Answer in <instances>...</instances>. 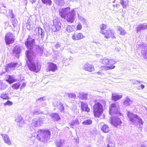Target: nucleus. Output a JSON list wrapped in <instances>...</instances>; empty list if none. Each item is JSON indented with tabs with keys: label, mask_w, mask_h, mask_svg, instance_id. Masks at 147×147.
Here are the masks:
<instances>
[{
	"label": "nucleus",
	"mask_w": 147,
	"mask_h": 147,
	"mask_svg": "<svg viewBox=\"0 0 147 147\" xmlns=\"http://www.w3.org/2000/svg\"><path fill=\"white\" fill-rule=\"evenodd\" d=\"M34 47L36 49V50L38 53H40V54H42L43 50V48L42 46L40 47L38 45H36Z\"/></svg>",
	"instance_id": "nucleus-28"
},
{
	"label": "nucleus",
	"mask_w": 147,
	"mask_h": 147,
	"mask_svg": "<svg viewBox=\"0 0 147 147\" xmlns=\"http://www.w3.org/2000/svg\"><path fill=\"white\" fill-rule=\"evenodd\" d=\"M52 30L54 32H55L59 30V28H52Z\"/></svg>",
	"instance_id": "nucleus-57"
},
{
	"label": "nucleus",
	"mask_w": 147,
	"mask_h": 147,
	"mask_svg": "<svg viewBox=\"0 0 147 147\" xmlns=\"http://www.w3.org/2000/svg\"><path fill=\"white\" fill-rule=\"evenodd\" d=\"M42 1L43 3L46 5H50L51 4V0H42Z\"/></svg>",
	"instance_id": "nucleus-44"
},
{
	"label": "nucleus",
	"mask_w": 147,
	"mask_h": 147,
	"mask_svg": "<svg viewBox=\"0 0 147 147\" xmlns=\"http://www.w3.org/2000/svg\"><path fill=\"white\" fill-rule=\"evenodd\" d=\"M15 22H14L13 23L10 22L9 23V22H6L5 23V26L6 27H11L12 28L13 27L15 28L16 26V24L15 23Z\"/></svg>",
	"instance_id": "nucleus-26"
},
{
	"label": "nucleus",
	"mask_w": 147,
	"mask_h": 147,
	"mask_svg": "<svg viewBox=\"0 0 147 147\" xmlns=\"http://www.w3.org/2000/svg\"><path fill=\"white\" fill-rule=\"evenodd\" d=\"M82 26L81 24H79L77 26V28H82Z\"/></svg>",
	"instance_id": "nucleus-60"
},
{
	"label": "nucleus",
	"mask_w": 147,
	"mask_h": 147,
	"mask_svg": "<svg viewBox=\"0 0 147 147\" xmlns=\"http://www.w3.org/2000/svg\"><path fill=\"white\" fill-rule=\"evenodd\" d=\"M118 111V109L115 104H111L109 108V114L111 115L116 113Z\"/></svg>",
	"instance_id": "nucleus-15"
},
{
	"label": "nucleus",
	"mask_w": 147,
	"mask_h": 147,
	"mask_svg": "<svg viewBox=\"0 0 147 147\" xmlns=\"http://www.w3.org/2000/svg\"><path fill=\"white\" fill-rule=\"evenodd\" d=\"M109 65H113L116 63V61L114 59H109Z\"/></svg>",
	"instance_id": "nucleus-48"
},
{
	"label": "nucleus",
	"mask_w": 147,
	"mask_h": 147,
	"mask_svg": "<svg viewBox=\"0 0 147 147\" xmlns=\"http://www.w3.org/2000/svg\"><path fill=\"white\" fill-rule=\"evenodd\" d=\"M64 141L63 140H57L56 142V145L57 147H61L64 144Z\"/></svg>",
	"instance_id": "nucleus-34"
},
{
	"label": "nucleus",
	"mask_w": 147,
	"mask_h": 147,
	"mask_svg": "<svg viewBox=\"0 0 147 147\" xmlns=\"http://www.w3.org/2000/svg\"><path fill=\"white\" fill-rule=\"evenodd\" d=\"M66 96L67 97L69 98H76V95L73 93H67L66 94Z\"/></svg>",
	"instance_id": "nucleus-41"
},
{
	"label": "nucleus",
	"mask_w": 147,
	"mask_h": 147,
	"mask_svg": "<svg viewBox=\"0 0 147 147\" xmlns=\"http://www.w3.org/2000/svg\"><path fill=\"white\" fill-rule=\"evenodd\" d=\"M78 97L81 99L87 100V96L88 94L87 93H85L83 92L79 93Z\"/></svg>",
	"instance_id": "nucleus-25"
},
{
	"label": "nucleus",
	"mask_w": 147,
	"mask_h": 147,
	"mask_svg": "<svg viewBox=\"0 0 147 147\" xmlns=\"http://www.w3.org/2000/svg\"><path fill=\"white\" fill-rule=\"evenodd\" d=\"M82 69L87 71L91 72L94 70L93 65L86 63L83 65Z\"/></svg>",
	"instance_id": "nucleus-13"
},
{
	"label": "nucleus",
	"mask_w": 147,
	"mask_h": 147,
	"mask_svg": "<svg viewBox=\"0 0 147 147\" xmlns=\"http://www.w3.org/2000/svg\"><path fill=\"white\" fill-rule=\"evenodd\" d=\"M103 106L100 103H96L93 106V112L95 117H99L103 111Z\"/></svg>",
	"instance_id": "nucleus-5"
},
{
	"label": "nucleus",
	"mask_w": 147,
	"mask_h": 147,
	"mask_svg": "<svg viewBox=\"0 0 147 147\" xmlns=\"http://www.w3.org/2000/svg\"><path fill=\"white\" fill-rule=\"evenodd\" d=\"M112 99L114 101H115L120 99L122 97V96L119 95L118 94L112 93Z\"/></svg>",
	"instance_id": "nucleus-24"
},
{
	"label": "nucleus",
	"mask_w": 147,
	"mask_h": 147,
	"mask_svg": "<svg viewBox=\"0 0 147 147\" xmlns=\"http://www.w3.org/2000/svg\"><path fill=\"white\" fill-rule=\"evenodd\" d=\"M6 16L8 18H11L12 22H16L17 21V20L16 19L15 15L13 13L12 10L9 9L8 12V13H7Z\"/></svg>",
	"instance_id": "nucleus-19"
},
{
	"label": "nucleus",
	"mask_w": 147,
	"mask_h": 147,
	"mask_svg": "<svg viewBox=\"0 0 147 147\" xmlns=\"http://www.w3.org/2000/svg\"><path fill=\"white\" fill-rule=\"evenodd\" d=\"M16 81V79L13 78V76H9V79L7 80V81L10 84H11L15 82Z\"/></svg>",
	"instance_id": "nucleus-43"
},
{
	"label": "nucleus",
	"mask_w": 147,
	"mask_h": 147,
	"mask_svg": "<svg viewBox=\"0 0 147 147\" xmlns=\"http://www.w3.org/2000/svg\"><path fill=\"white\" fill-rule=\"evenodd\" d=\"M13 104V103L12 102L10 101L9 100H7V101L5 103H4V105L5 106L9 105L11 106Z\"/></svg>",
	"instance_id": "nucleus-50"
},
{
	"label": "nucleus",
	"mask_w": 147,
	"mask_h": 147,
	"mask_svg": "<svg viewBox=\"0 0 147 147\" xmlns=\"http://www.w3.org/2000/svg\"><path fill=\"white\" fill-rule=\"evenodd\" d=\"M107 27V26L106 25L104 24H102L100 28H106Z\"/></svg>",
	"instance_id": "nucleus-59"
},
{
	"label": "nucleus",
	"mask_w": 147,
	"mask_h": 147,
	"mask_svg": "<svg viewBox=\"0 0 147 147\" xmlns=\"http://www.w3.org/2000/svg\"><path fill=\"white\" fill-rule=\"evenodd\" d=\"M32 26H31V25L30 24L29 22H28L26 24V27L27 28H31Z\"/></svg>",
	"instance_id": "nucleus-55"
},
{
	"label": "nucleus",
	"mask_w": 147,
	"mask_h": 147,
	"mask_svg": "<svg viewBox=\"0 0 147 147\" xmlns=\"http://www.w3.org/2000/svg\"><path fill=\"white\" fill-rule=\"evenodd\" d=\"M17 66V63L11 62L7 64L5 67V69L6 71H9L14 70L15 67Z\"/></svg>",
	"instance_id": "nucleus-12"
},
{
	"label": "nucleus",
	"mask_w": 147,
	"mask_h": 147,
	"mask_svg": "<svg viewBox=\"0 0 147 147\" xmlns=\"http://www.w3.org/2000/svg\"><path fill=\"white\" fill-rule=\"evenodd\" d=\"M144 87L145 86L144 85H141L138 87V89H140L141 88L142 89H143L144 88Z\"/></svg>",
	"instance_id": "nucleus-56"
},
{
	"label": "nucleus",
	"mask_w": 147,
	"mask_h": 147,
	"mask_svg": "<svg viewBox=\"0 0 147 147\" xmlns=\"http://www.w3.org/2000/svg\"><path fill=\"white\" fill-rule=\"evenodd\" d=\"M111 123L114 126L117 127L118 125H120L122 123L120 119L117 117H115L113 118V117L111 118Z\"/></svg>",
	"instance_id": "nucleus-11"
},
{
	"label": "nucleus",
	"mask_w": 147,
	"mask_h": 147,
	"mask_svg": "<svg viewBox=\"0 0 147 147\" xmlns=\"http://www.w3.org/2000/svg\"><path fill=\"white\" fill-rule=\"evenodd\" d=\"M66 30L68 32H70L73 30V28H66Z\"/></svg>",
	"instance_id": "nucleus-54"
},
{
	"label": "nucleus",
	"mask_w": 147,
	"mask_h": 147,
	"mask_svg": "<svg viewBox=\"0 0 147 147\" xmlns=\"http://www.w3.org/2000/svg\"><path fill=\"white\" fill-rule=\"evenodd\" d=\"M115 66L114 65H110L106 66H102L101 68L104 70H109V69H112L114 68Z\"/></svg>",
	"instance_id": "nucleus-36"
},
{
	"label": "nucleus",
	"mask_w": 147,
	"mask_h": 147,
	"mask_svg": "<svg viewBox=\"0 0 147 147\" xmlns=\"http://www.w3.org/2000/svg\"><path fill=\"white\" fill-rule=\"evenodd\" d=\"M138 27H137V28H147V24L146 23H144L141 24L139 25Z\"/></svg>",
	"instance_id": "nucleus-52"
},
{
	"label": "nucleus",
	"mask_w": 147,
	"mask_h": 147,
	"mask_svg": "<svg viewBox=\"0 0 147 147\" xmlns=\"http://www.w3.org/2000/svg\"><path fill=\"white\" fill-rule=\"evenodd\" d=\"M127 114L128 119L133 124L135 125L139 124L140 125H143L142 119L137 114L129 111H127Z\"/></svg>",
	"instance_id": "nucleus-4"
},
{
	"label": "nucleus",
	"mask_w": 147,
	"mask_h": 147,
	"mask_svg": "<svg viewBox=\"0 0 147 147\" xmlns=\"http://www.w3.org/2000/svg\"><path fill=\"white\" fill-rule=\"evenodd\" d=\"M21 84L19 82L15 83L12 85V87L13 89H17L20 87Z\"/></svg>",
	"instance_id": "nucleus-42"
},
{
	"label": "nucleus",
	"mask_w": 147,
	"mask_h": 147,
	"mask_svg": "<svg viewBox=\"0 0 147 147\" xmlns=\"http://www.w3.org/2000/svg\"><path fill=\"white\" fill-rule=\"evenodd\" d=\"M96 43L98 45H101V44L100 42H96Z\"/></svg>",
	"instance_id": "nucleus-62"
},
{
	"label": "nucleus",
	"mask_w": 147,
	"mask_h": 147,
	"mask_svg": "<svg viewBox=\"0 0 147 147\" xmlns=\"http://www.w3.org/2000/svg\"><path fill=\"white\" fill-rule=\"evenodd\" d=\"M26 85V84L25 83H23L22 85V86H21V88H22L24 87Z\"/></svg>",
	"instance_id": "nucleus-58"
},
{
	"label": "nucleus",
	"mask_w": 147,
	"mask_h": 147,
	"mask_svg": "<svg viewBox=\"0 0 147 147\" xmlns=\"http://www.w3.org/2000/svg\"><path fill=\"white\" fill-rule=\"evenodd\" d=\"M7 87V85L5 83L0 81V90H5Z\"/></svg>",
	"instance_id": "nucleus-27"
},
{
	"label": "nucleus",
	"mask_w": 147,
	"mask_h": 147,
	"mask_svg": "<svg viewBox=\"0 0 147 147\" xmlns=\"http://www.w3.org/2000/svg\"><path fill=\"white\" fill-rule=\"evenodd\" d=\"M21 47L20 46H16L13 50V54L17 57H19L20 54L21 53Z\"/></svg>",
	"instance_id": "nucleus-16"
},
{
	"label": "nucleus",
	"mask_w": 147,
	"mask_h": 147,
	"mask_svg": "<svg viewBox=\"0 0 147 147\" xmlns=\"http://www.w3.org/2000/svg\"><path fill=\"white\" fill-rule=\"evenodd\" d=\"M61 103V102L59 100H55L53 102V105L54 107H59Z\"/></svg>",
	"instance_id": "nucleus-37"
},
{
	"label": "nucleus",
	"mask_w": 147,
	"mask_h": 147,
	"mask_svg": "<svg viewBox=\"0 0 147 147\" xmlns=\"http://www.w3.org/2000/svg\"><path fill=\"white\" fill-rule=\"evenodd\" d=\"M100 32L104 35V37L108 39L111 36L112 38H115L114 32L107 30V28H101Z\"/></svg>",
	"instance_id": "nucleus-7"
},
{
	"label": "nucleus",
	"mask_w": 147,
	"mask_h": 147,
	"mask_svg": "<svg viewBox=\"0 0 147 147\" xmlns=\"http://www.w3.org/2000/svg\"><path fill=\"white\" fill-rule=\"evenodd\" d=\"M142 55L144 59H147V46L142 45Z\"/></svg>",
	"instance_id": "nucleus-21"
},
{
	"label": "nucleus",
	"mask_w": 147,
	"mask_h": 147,
	"mask_svg": "<svg viewBox=\"0 0 147 147\" xmlns=\"http://www.w3.org/2000/svg\"><path fill=\"white\" fill-rule=\"evenodd\" d=\"M59 108L60 111L62 113L64 112V108L63 104L61 103L60 104V105H59Z\"/></svg>",
	"instance_id": "nucleus-47"
},
{
	"label": "nucleus",
	"mask_w": 147,
	"mask_h": 147,
	"mask_svg": "<svg viewBox=\"0 0 147 147\" xmlns=\"http://www.w3.org/2000/svg\"><path fill=\"white\" fill-rule=\"evenodd\" d=\"M49 115V116L51 117V118L55 122L59 121L61 119V118L59 115L57 113H51Z\"/></svg>",
	"instance_id": "nucleus-20"
},
{
	"label": "nucleus",
	"mask_w": 147,
	"mask_h": 147,
	"mask_svg": "<svg viewBox=\"0 0 147 147\" xmlns=\"http://www.w3.org/2000/svg\"><path fill=\"white\" fill-rule=\"evenodd\" d=\"M81 103V111L88 112L90 111V109L88 107V105L86 102H82Z\"/></svg>",
	"instance_id": "nucleus-18"
},
{
	"label": "nucleus",
	"mask_w": 147,
	"mask_h": 147,
	"mask_svg": "<svg viewBox=\"0 0 147 147\" xmlns=\"http://www.w3.org/2000/svg\"><path fill=\"white\" fill-rule=\"evenodd\" d=\"M1 136L2 137L4 142L6 144L9 145H10L12 144L11 140L10 139L9 137L7 135L1 134Z\"/></svg>",
	"instance_id": "nucleus-14"
},
{
	"label": "nucleus",
	"mask_w": 147,
	"mask_h": 147,
	"mask_svg": "<svg viewBox=\"0 0 147 147\" xmlns=\"http://www.w3.org/2000/svg\"><path fill=\"white\" fill-rule=\"evenodd\" d=\"M100 61L101 63L104 65H109V59L106 58L100 59Z\"/></svg>",
	"instance_id": "nucleus-32"
},
{
	"label": "nucleus",
	"mask_w": 147,
	"mask_h": 147,
	"mask_svg": "<svg viewBox=\"0 0 147 147\" xmlns=\"http://www.w3.org/2000/svg\"><path fill=\"white\" fill-rule=\"evenodd\" d=\"M31 2L32 3H34L36 1V0H30Z\"/></svg>",
	"instance_id": "nucleus-63"
},
{
	"label": "nucleus",
	"mask_w": 147,
	"mask_h": 147,
	"mask_svg": "<svg viewBox=\"0 0 147 147\" xmlns=\"http://www.w3.org/2000/svg\"><path fill=\"white\" fill-rule=\"evenodd\" d=\"M70 10L69 7L63 8L59 11V14L62 18L66 19L68 22L72 23L74 21V17L76 13L74 9L69 12Z\"/></svg>",
	"instance_id": "nucleus-1"
},
{
	"label": "nucleus",
	"mask_w": 147,
	"mask_h": 147,
	"mask_svg": "<svg viewBox=\"0 0 147 147\" xmlns=\"http://www.w3.org/2000/svg\"><path fill=\"white\" fill-rule=\"evenodd\" d=\"M79 124V121L78 119H76L74 120L70 124H69V126L72 128H74V126L76 125H78Z\"/></svg>",
	"instance_id": "nucleus-29"
},
{
	"label": "nucleus",
	"mask_w": 147,
	"mask_h": 147,
	"mask_svg": "<svg viewBox=\"0 0 147 147\" xmlns=\"http://www.w3.org/2000/svg\"><path fill=\"white\" fill-rule=\"evenodd\" d=\"M38 29V35L39 37L42 38L44 35V32L42 28H37Z\"/></svg>",
	"instance_id": "nucleus-35"
},
{
	"label": "nucleus",
	"mask_w": 147,
	"mask_h": 147,
	"mask_svg": "<svg viewBox=\"0 0 147 147\" xmlns=\"http://www.w3.org/2000/svg\"><path fill=\"white\" fill-rule=\"evenodd\" d=\"M37 136L38 140L44 142L49 139L51 136V132L49 130L39 129L37 131Z\"/></svg>",
	"instance_id": "nucleus-3"
},
{
	"label": "nucleus",
	"mask_w": 147,
	"mask_h": 147,
	"mask_svg": "<svg viewBox=\"0 0 147 147\" xmlns=\"http://www.w3.org/2000/svg\"><path fill=\"white\" fill-rule=\"evenodd\" d=\"M119 6L120 5L119 4H117L116 5V7H117V8H118Z\"/></svg>",
	"instance_id": "nucleus-64"
},
{
	"label": "nucleus",
	"mask_w": 147,
	"mask_h": 147,
	"mask_svg": "<svg viewBox=\"0 0 147 147\" xmlns=\"http://www.w3.org/2000/svg\"><path fill=\"white\" fill-rule=\"evenodd\" d=\"M45 120V118L44 116H42L39 118H34L32 121L31 126L33 128L40 126L43 123Z\"/></svg>",
	"instance_id": "nucleus-6"
},
{
	"label": "nucleus",
	"mask_w": 147,
	"mask_h": 147,
	"mask_svg": "<svg viewBox=\"0 0 147 147\" xmlns=\"http://www.w3.org/2000/svg\"><path fill=\"white\" fill-rule=\"evenodd\" d=\"M84 37V36L81 33L74 34L72 36V38L74 40H80Z\"/></svg>",
	"instance_id": "nucleus-22"
},
{
	"label": "nucleus",
	"mask_w": 147,
	"mask_h": 147,
	"mask_svg": "<svg viewBox=\"0 0 147 147\" xmlns=\"http://www.w3.org/2000/svg\"><path fill=\"white\" fill-rule=\"evenodd\" d=\"M14 36L10 32L7 33L5 36V41L6 44L9 45L13 43L14 41Z\"/></svg>",
	"instance_id": "nucleus-9"
},
{
	"label": "nucleus",
	"mask_w": 147,
	"mask_h": 147,
	"mask_svg": "<svg viewBox=\"0 0 147 147\" xmlns=\"http://www.w3.org/2000/svg\"><path fill=\"white\" fill-rule=\"evenodd\" d=\"M79 18L82 21V22L84 23L85 26H84V27H86V24L87 23V20H86L83 17L81 16H78Z\"/></svg>",
	"instance_id": "nucleus-46"
},
{
	"label": "nucleus",
	"mask_w": 147,
	"mask_h": 147,
	"mask_svg": "<svg viewBox=\"0 0 147 147\" xmlns=\"http://www.w3.org/2000/svg\"><path fill=\"white\" fill-rule=\"evenodd\" d=\"M122 28H119V30L120 32V34L122 35H124L126 33V32L124 30H122Z\"/></svg>",
	"instance_id": "nucleus-51"
},
{
	"label": "nucleus",
	"mask_w": 147,
	"mask_h": 147,
	"mask_svg": "<svg viewBox=\"0 0 147 147\" xmlns=\"http://www.w3.org/2000/svg\"><path fill=\"white\" fill-rule=\"evenodd\" d=\"M42 112L40 109H37L36 110L32 111V113L33 115H38L42 113Z\"/></svg>",
	"instance_id": "nucleus-45"
},
{
	"label": "nucleus",
	"mask_w": 147,
	"mask_h": 147,
	"mask_svg": "<svg viewBox=\"0 0 147 147\" xmlns=\"http://www.w3.org/2000/svg\"><path fill=\"white\" fill-rule=\"evenodd\" d=\"M128 0H120V4L124 8H125L128 5Z\"/></svg>",
	"instance_id": "nucleus-30"
},
{
	"label": "nucleus",
	"mask_w": 147,
	"mask_h": 147,
	"mask_svg": "<svg viewBox=\"0 0 147 147\" xmlns=\"http://www.w3.org/2000/svg\"><path fill=\"white\" fill-rule=\"evenodd\" d=\"M97 103H100V104L102 106L103 105L105 106L106 104L105 101V100L102 99L100 100L99 102H98Z\"/></svg>",
	"instance_id": "nucleus-49"
},
{
	"label": "nucleus",
	"mask_w": 147,
	"mask_h": 147,
	"mask_svg": "<svg viewBox=\"0 0 147 147\" xmlns=\"http://www.w3.org/2000/svg\"><path fill=\"white\" fill-rule=\"evenodd\" d=\"M61 46V44L59 42H57L55 45V47L57 49H58Z\"/></svg>",
	"instance_id": "nucleus-53"
},
{
	"label": "nucleus",
	"mask_w": 147,
	"mask_h": 147,
	"mask_svg": "<svg viewBox=\"0 0 147 147\" xmlns=\"http://www.w3.org/2000/svg\"><path fill=\"white\" fill-rule=\"evenodd\" d=\"M55 3L57 5L62 6L65 4L64 0H54Z\"/></svg>",
	"instance_id": "nucleus-31"
},
{
	"label": "nucleus",
	"mask_w": 147,
	"mask_h": 147,
	"mask_svg": "<svg viewBox=\"0 0 147 147\" xmlns=\"http://www.w3.org/2000/svg\"><path fill=\"white\" fill-rule=\"evenodd\" d=\"M15 121L17 122V125L19 127H22L24 123V121L22 117L20 115L17 116Z\"/></svg>",
	"instance_id": "nucleus-17"
},
{
	"label": "nucleus",
	"mask_w": 147,
	"mask_h": 147,
	"mask_svg": "<svg viewBox=\"0 0 147 147\" xmlns=\"http://www.w3.org/2000/svg\"><path fill=\"white\" fill-rule=\"evenodd\" d=\"M132 101L129 98H127L123 102V105L125 106H127L132 103Z\"/></svg>",
	"instance_id": "nucleus-33"
},
{
	"label": "nucleus",
	"mask_w": 147,
	"mask_h": 147,
	"mask_svg": "<svg viewBox=\"0 0 147 147\" xmlns=\"http://www.w3.org/2000/svg\"><path fill=\"white\" fill-rule=\"evenodd\" d=\"M45 98L44 97L40 98L36 100V107H45L46 106V103L45 102Z\"/></svg>",
	"instance_id": "nucleus-10"
},
{
	"label": "nucleus",
	"mask_w": 147,
	"mask_h": 147,
	"mask_svg": "<svg viewBox=\"0 0 147 147\" xmlns=\"http://www.w3.org/2000/svg\"><path fill=\"white\" fill-rule=\"evenodd\" d=\"M25 44L27 48L30 50L33 49L36 46L35 45L34 40L30 36H28V38L27 39L25 42ZM28 51H31L32 52V55H33V51L31 50H29Z\"/></svg>",
	"instance_id": "nucleus-8"
},
{
	"label": "nucleus",
	"mask_w": 147,
	"mask_h": 147,
	"mask_svg": "<svg viewBox=\"0 0 147 147\" xmlns=\"http://www.w3.org/2000/svg\"><path fill=\"white\" fill-rule=\"evenodd\" d=\"M57 69V66L55 64L53 63H50L48 67V70H49L54 72Z\"/></svg>",
	"instance_id": "nucleus-23"
},
{
	"label": "nucleus",
	"mask_w": 147,
	"mask_h": 147,
	"mask_svg": "<svg viewBox=\"0 0 147 147\" xmlns=\"http://www.w3.org/2000/svg\"><path fill=\"white\" fill-rule=\"evenodd\" d=\"M1 97L4 99H9V97L8 94L5 92H2L1 95Z\"/></svg>",
	"instance_id": "nucleus-40"
},
{
	"label": "nucleus",
	"mask_w": 147,
	"mask_h": 147,
	"mask_svg": "<svg viewBox=\"0 0 147 147\" xmlns=\"http://www.w3.org/2000/svg\"><path fill=\"white\" fill-rule=\"evenodd\" d=\"M92 122V120L89 119L85 120L82 122V124L84 125H88L91 124Z\"/></svg>",
	"instance_id": "nucleus-39"
},
{
	"label": "nucleus",
	"mask_w": 147,
	"mask_h": 147,
	"mask_svg": "<svg viewBox=\"0 0 147 147\" xmlns=\"http://www.w3.org/2000/svg\"><path fill=\"white\" fill-rule=\"evenodd\" d=\"M103 132L105 133H107L109 131V128L107 125H104L101 129Z\"/></svg>",
	"instance_id": "nucleus-38"
},
{
	"label": "nucleus",
	"mask_w": 147,
	"mask_h": 147,
	"mask_svg": "<svg viewBox=\"0 0 147 147\" xmlns=\"http://www.w3.org/2000/svg\"><path fill=\"white\" fill-rule=\"evenodd\" d=\"M111 144L110 143H109V144H108L107 147H115L114 146H111Z\"/></svg>",
	"instance_id": "nucleus-61"
},
{
	"label": "nucleus",
	"mask_w": 147,
	"mask_h": 147,
	"mask_svg": "<svg viewBox=\"0 0 147 147\" xmlns=\"http://www.w3.org/2000/svg\"><path fill=\"white\" fill-rule=\"evenodd\" d=\"M27 58V64L29 69L36 72H38L39 70V65L38 63H35L32 59V52L31 51H27L26 52Z\"/></svg>",
	"instance_id": "nucleus-2"
}]
</instances>
